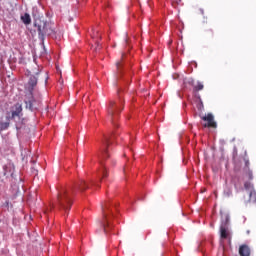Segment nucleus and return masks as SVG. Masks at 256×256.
I'll return each mask as SVG.
<instances>
[{
  "label": "nucleus",
  "mask_w": 256,
  "mask_h": 256,
  "mask_svg": "<svg viewBox=\"0 0 256 256\" xmlns=\"http://www.w3.org/2000/svg\"><path fill=\"white\" fill-rule=\"evenodd\" d=\"M34 27H36L38 31V37L41 41H45L46 35H53L54 31L51 28V24H49L43 17L34 15Z\"/></svg>",
  "instance_id": "20e7f679"
},
{
  "label": "nucleus",
  "mask_w": 256,
  "mask_h": 256,
  "mask_svg": "<svg viewBox=\"0 0 256 256\" xmlns=\"http://www.w3.org/2000/svg\"><path fill=\"white\" fill-rule=\"evenodd\" d=\"M220 215L222 217V223L224 225H227V223H229V214H227L225 212H220Z\"/></svg>",
  "instance_id": "4468645a"
},
{
  "label": "nucleus",
  "mask_w": 256,
  "mask_h": 256,
  "mask_svg": "<svg viewBox=\"0 0 256 256\" xmlns=\"http://www.w3.org/2000/svg\"><path fill=\"white\" fill-rule=\"evenodd\" d=\"M102 214L103 219L100 225L104 233H109V231L113 229V225H111V204L107 201L102 204Z\"/></svg>",
  "instance_id": "423d86ee"
},
{
  "label": "nucleus",
  "mask_w": 256,
  "mask_h": 256,
  "mask_svg": "<svg viewBox=\"0 0 256 256\" xmlns=\"http://www.w3.org/2000/svg\"><path fill=\"white\" fill-rule=\"evenodd\" d=\"M99 175L102 176V179H105V177H107V168L102 166V169L99 171Z\"/></svg>",
  "instance_id": "a211bd4d"
},
{
  "label": "nucleus",
  "mask_w": 256,
  "mask_h": 256,
  "mask_svg": "<svg viewBox=\"0 0 256 256\" xmlns=\"http://www.w3.org/2000/svg\"><path fill=\"white\" fill-rule=\"evenodd\" d=\"M115 137V132H113L111 135H104L101 140V159H109V152L107 149L109 148V145H111V139Z\"/></svg>",
  "instance_id": "0eeeda50"
},
{
  "label": "nucleus",
  "mask_w": 256,
  "mask_h": 256,
  "mask_svg": "<svg viewBox=\"0 0 256 256\" xmlns=\"http://www.w3.org/2000/svg\"><path fill=\"white\" fill-rule=\"evenodd\" d=\"M202 121H206L207 123L204 124L205 128L208 129H216L217 128V122H215V117L213 114L208 113L206 116L201 117Z\"/></svg>",
  "instance_id": "6e6552de"
},
{
  "label": "nucleus",
  "mask_w": 256,
  "mask_h": 256,
  "mask_svg": "<svg viewBox=\"0 0 256 256\" xmlns=\"http://www.w3.org/2000/svg\"><path fill=\"white\" fill-rule=\"evenodd\" d=\"M203 89H205V86L203 85V82L200 81H198L193 87V91L195 93H199V91H203Z\"/></svg>",
  "instance_id": "ddd939ff"
},
{
  "label": "nucleus",
  "mask_w": 256,
  "mask_h": 256,
  "mask_svg": "<svg viewBox=\"0 0 256 256\" xmlns=\"http://www.w3.org/2000/svg\"><path fill=\"white\" fill-rule=\"evenodd\" d=\"M88 185L85 182V180H80L79 183L75 186L74 189L67 190V188H60L58 189L57 194V205L60 209L65 211H71V205H73V195L77 189L79 191H85V189H88Z\"/></svg>",
  "instance_id": "f257e3e1"
},
{
  "label": "nucleus",
  "mask_w": 256,
  "mask_h": 256,
  "mask_svg": "<svg viewBox=\"0 0 256 256\" xmlns=\"http://www.w3.org/2000/svg\"><path fill=\"white\" fill-rule=\"evenodd\" d=\"M38 75L39 73H36V75H31L25 87L26 93L24 97V103L26 105V109H29V111H37V107L39 105V100H36L35 96L33 95L35 87H37Z\"/></svg>",
  "instance_id": "f03ea898"
},
{
  "label": "nucleus",
  "mask_w": 256,
  "mask_h": 256,
  "mask_svg": "<svg viewBox=\"0 0 256 256\" xmlns=\"http://www.w3.org/2000/svg\"><path fill=\"white\" fill-rule=\"evenodd\" d=\"M239 255L240 256H251V248L247 244H242L239 247Z\"/></svg>",
  "instance_id": "9d476101"
},
{
  "label": "nucleus",
  "mask_w": 256,
  "mask_h": 256,
  "mask_svg": "<svg viewBox=\"0 0 256 256\" xmlns=\"http://www.w3.org/2000/svg\"><path fill=\"white\" fill-rule=\"evenodd\" d=\"M116 68H117V77H119V73H121V69H123V59L116 62Z\"/></svg>",
  "instance_id": "dca6fc26"
},
{
  "label": "nucleus",
  "mask_w": 256,
  "mask_h": 256,
  "mask_svg": "<svg viewBox=\"0 0 256 256\" xmlns=\"http://www.w3.org/2000/svg\"><path fill=\"white\" fill-rule=\"evenodd\" d=\"M99 48V44H97V47H96V49H98Z\"/></svg>",
  "instance_id": "4be33fe9"
},
{
  "label": "nucleus",
  "mask_w": 256,
  "mask_h": 256,
  "mask_svg": "<svg viewBox=\"0 0 256 256\" xmlns=\"http://www.w3.org/2000/svg\"><path fill=\"white\" fill-rule=\"evenodd\" d=\"M21 21L24 23V25H31V16L29 13H25L23 16H21Z\"/></svg>",
  "instance_id": "f8f14e48"
},
{
  "label": "nucleus",
  "mask_w": 256,
  "mask_h": 256,
  "mask_svg": "<svg viewBox=\"0 0 256 256\" xmlns=\"http://www.w3.org/2000/svg\"><path fill=\"white\" fill-rule=\"evenodd\" d=\"M100 163H101V165H103V161L102 160H100Z\"/></svg>",
  "instance_id": "412c9836"
},
{
  "label": "nucleus",
  "mask_w": 256,
  "mask_h": 256,
  "mask_svg": "<svg viewBox=\"0 0 256 256\" xmlns=\"http://www.w3.org/2000/svg\"><path fill=\"white\" fill-rule=\"evenodd\" d=\"M249 159L247 158H240L239 160L234 161V171L236 173L242 172L245 177L251 181L253 180V171L249 168Z\"/></svg>",
  "instance_id": "39448f33"
},
{
  "label": "nucleus",
  "mask_w": 256,
  "mask_h": 256,
  "mask_svg": "<svg viewBox=\"0 0 256 256\" xmlns=\"http://www.w3.org/2000/svg\"><path fill=\"white\" fill-rule=\"evenodd\" d=\"M206 35H208V37H213V29L207 30Z\"/></svg>",
  "instance_id": "aec40b11"
},
{
  "label": "nucleus",
  "mask_w": 256,
  "mask_h": 256,
  "mask_svg": "<svg viewBox=\"0 0 256 256\" xmlns=\"http://www.w3.org/2000/svg\"><path fill=\"white\" fill-rule=\"evenodd\" d=\"M9 129V122H0V133Z\"/></svg>",
  "instance_id": "f3484780"
},
{
  "label": "nucleus",
  "mask_w": 256,
  "mask_h": 256,
  "mask_svg": "<svg viewBox=\"0 0 256 256\" xmlns=\"http://www.w3.org/2000/svg\"><path fill=\"white\" fill-rule=\"evenodd\" d=\"M21 115H23V106L20 103H16L14 105V110L12 111L11 119L21 117Z\"/></svg>",
  "instance_id": "1a4fd4ad"
},
{
  "label": "nucleus",
  "mask_w": 256,
  "mask_h": 256,
  "mask_svg": "<svg viewBox=\"0 0 256 256\" xmlns=\"http://www.w3.org/2000/svg\"><path fill=\"white\" fill-rule=\"evenodd\" d=\"M244 187L245 189H247V191H254L253 184H251L250 182H245Z\"/></svg>",
  "instance_id": "6ab92c4d"
},
{
  "label": "nucleus",
  "mask_w": 256,
  "mask_h": 256,
  "mask_svg": "<svg viewBox=\"0 0 256 256\" xmlns=\"http://www.w3.org/2000/svg\"><path fill=\"white\" fill-rule=\"evenodd\" d=\"M125 105V101L119 96L118 100L110 101L107 106V115L109 121L114 125V127H118L117 121H119V115L121 114V110Z\"/></svg>",
  "instance_id": "7ed1b4c3"
},
{
  "label": "nucleus",
  "mask_w": 256,
  "mask_h": 256,
  "mask_svg": "<svg viewBox=\"0 0 256 256\" xmlns=\"http://www.w3.org/2000/svg\"><path fill=\"white\" fill-rule=\"evenodd\" d=\"M249 201L250 203H256V191L255 190H251L249 193Z\"/></svg>",
  "instance_id": "2eb2a0df"
},
{
  "label": "nucleus",
  "mask_w": 256,
  "mask_h": 256,
  "mask_svg": "<svg viewBox=\"0 0 256 256\" xmlns=\"http://www.w3.org/2000/svg\"><path fill=\"white\" fill-rule=\"evenodd\" d=\"M230 235L231 234L229 233V229H227V227H225V226L220 227V237H221V239H229Z\"/></svg>",
  "instance_id": "9b49d317"
}]
</instances>
